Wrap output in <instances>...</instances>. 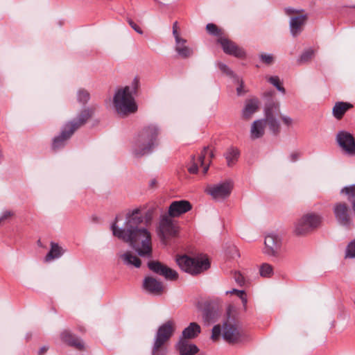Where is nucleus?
Returning a JSON list of instances; mask_svg holds the SVG:
<instances>
[{"instance_id": "f257e3e1", "label": "nucleus", "mask_w": 355, "mask_h": 355, "mask_svg": "<svg viewBox=\"0 0 355 355\" xmlns=\"http://www.w3.org/2000/svg\"><path fill=\"white\" fill-rule=\"evenodd\" d=\"M139 208L130 211L126 214L123 228H118L116 222L111 226L112 234L117 238L128 243L139 256H152V241L150 232L144 227H139L143 222Z\"/></svg>"}, {"instance_id": "f03ea898", "label": "nucleus", "mask_w": 355, "mask_h": 355, "mask_svg": "<svg viewBox=\"0 0 355 355\" xmlns=\"http://www.w3.org/2000/svg\"><path fill=\"white\" fill-rule=\"evenodd\" d=\"M139 87V80L135 78L131 85L119 88L115 92L113 98V105L116 113L125 117L133 114L137 110V105L134 96Z\"/></svg>"}, {"instance_id": "7ed1b4c3", "label": "nucleus", "mask_w": 355, "mask_h": 355, "mask_svg": "<svg viewBox=\"0 0 355 355\" xmlns=\"http://www.w3.org/2000/svg\"><path fill=\"white\" fill-rule=\"evenodd\" d=\"M93 113L94 110L92 109H85L76 119L67 123L63 126L60 135L53 139V148L56 150L62 147L66 141L72 136L74 132L86 123L88 119L92 117Z\"/></svg>"}, {"instance_id": "20e7f679", "label": "nucleus", "mask_w": 355, "mask_h": 355, "mask_svg": "<svg viewBox=\"0 0 355 355\" xmlns=\"http://www.w3.org/2000/svg\"><path fill=\"white\" fill-rule=\"evenodd\" d=\"M159 128L155 125L145 127L139 133L133 148V154L140 157L149 153L152 148L157 144Z\"/></svg>"}, {"instance_id": "39448f33", "label": "nucleus", "mask_w": 355, "mask_h": 355, "mask_svg": "<svg viewBox=\"0 0 355 355\" xmlns=\"http://www.w3.org/2000/svg\"><path fill=\"white\" fill-rule=\"evenodd\" d=\"M175 331V324L167 321L157 329L151 349V355H166V345Z\"/></svg>"}, {"instance_id": "423d86ee", "label": "nucleus", "mask_w": 355, "mask_h": 355, "mask_svg": "<svg viewBox=\"0 0 355 355\" xmlns=\"http://www.w3.org/2000/svg\"><path fill=\"white\" fill-rule=\"evenodd\" d=\"M176 262L179 267L184 272L192 275H198L210 267V263L205 255L196 257H190L187 255L177 257Z\"/></svg>"}, {"instance_id": "0eeeda50", "label": "nucleus", "mask_w": 355, "mask_h": 355, "mask_svg": "<svg viewBox=\"0 0 355 355\" xmlns=\"http://www.w3.org/2000/svg\"><path fill=\"white\" fill-rule=\"evenodd\" d=\"M322 220L321 216L318 214H305L295 222L293 233L296 236H305L318 228L321 225Z\"/></svg>"}, {"instance_id": "6e6552de", "label": "nucleus", "mask_w": 355, "mask_h": 355, "mask_svg": "<svg viewBox=\"0 0 355 355\" xmlns=\"http://www.w3.org/2000/svg\"><path fill=\"white\" fill-rule=\"evenodd\" d=\"M286 15L291 16L290 29L293 37L299 35L303 28L307 20V15L304 14L302 10H295L291 8H285Z\"/></svg>"}, {"instance_id": "1a4fd4ad", "label": "nucleus", "mask_w": 355, "mask_h": 355, "mask_svg": "<svg viewBox=\"0 0 355 355\" xmlns=\"http://www.w3.org/2000/svg\"><path fill=\"white\" fill-rule=\"evenodd\" d=\"M233 189L232 180H225L223 182L208 185L205 191L215 200H223L230 196Z\"/></svg>"}, {"instance_id": "9d476101", "label": "nucleus", "mask_w": 355, "mask_h": 355, "mask_svg": "<svg viewBox=\"0 0 355 355\" xmlns=\"http://www.w3.org/2000/svg\"><path fill=\"white\" fill-rule=\"evenodd\" d=\"M178 227L173 223L171 217L164 215L161 218L158 229V236L162 241L166 243L167 240L176 236Z\"/></svg>"}, {"instance_id": "9b49d317", "label": "nucleus", "mask_w": 355, "mask_h": 355, "mask_svg": "<svg viewBox=\"0 0 355 355\" xmlns=\"http://www.w3.org/2000/svg\"><path fill=\"white\" fill-rule=\"evenodd\" d=\"M265 253L269 256L277 257L280 255L282 239L276 234H268L265 237Z\"/></svg>"}, {"instance_id": "f8f14e48", "label": "nucleus", "mask_w": 355, "mask_h": 355, "mask_svg": "<svg viewBox=\"0 0 355 355\" xmlns=\"http://www.w3.org/2000/svg\"><path fill=\"white\" fill-rule=\"evenodd\" d=\"M223 337L229 343H238L241 340L242 334L238 325L227 321L223 327Z\"/></svg>"}, {"instance_id": "ddd939ff", "label": "nucleus", "mask_w": 355, "mask_h": 355, "mask_svg": "<svg viewBox=\"0 0 355 355\" xmlns=\"http://www.w3.org/2000/svg\"><path fill=\"white\" fill-rule=\"evenodd\" d=\"M208 148L205 147L201 154L198 157H192L191 161L188 163L187 167L188 171L191 174H196L198 171V167L200 165L203 169V173L206 174L209 170L211 159L209 160L208 163L205 162V159L207 156Z\"/></svg>"}, {"instance_id": "4468645a", "label": "nucleus", "mask_w": 355, "mask_h": 355, "mask_svg": "<svg viewBox=\"0 0 355 355\" xmlns=\"http://www.w3.org/2000/svg\"><path fill=\"white\" fill-rule=\"evenodd\" d=\"M336 141L342 149L349 155H355V139L352 135L341 131L336 135Z\"/></svg>"}, {"instance_id": "2eb2a0df", "label": "nucleus", "mask_w": 355, "mask_h": 355, "mask_svg": "<svg viewBox=\"0 0 355 355\" xmlns=\"http://www.w3.org/2000/svg\"><path fill=\"white\" fill-rule=\"evenodd\" d=\"M148 266L153 272L164 277L168 280H176L178 277V272L166 265L157 261H149Z\"/></svg>"}, {"instance_id": "dca6fc26", "label": "nucleus", "mask_w": 355, "mask_h": 355, "mask_svg": "<svg viewBox=\"0 0 355 355\" xmlns=\"http://www.w3.org/2000/svg\"><path fill=\"white\" fill-rule=\"evenodd\" d=\"M334 214L336 220L343 226H349L352 220L349 215V209L345 202H338L334 206Z\"/></svg>"}, {"instance_id": "f3484780", "label": "nucleus", "mask_w": 355, "mask_h": 355, "mask_svg": "<svg viewBox=\"0 0 355 355\" xmlns=\"http://www.w3.org/2000/svg\"><path fill=\"white\" fill-rule=\"evenodd\" d=\"M191 204L184 200L173 201L168 207V216L175 218L190 211Z\"/></svg>"}, {"instance_id": "a211bd4d", "label": "nucleus", "mask_w": 355, "mask_h": 355, "mask_svg": "<svg viewBox=\"0 0 355 355\" xmlns=\"http://www.w3.org/2000/svg\"><path fill=\"white\" fill-rule=\"evenodd\" d=\"M218 42L220 44L223 51L229 55H234L236 58H243L245 53L243 49L238 46L235 43L225 37H220Z\"/></svg>"}, {"instance_id": "6ab92c4d", "label": "nucleus", "mask_w": 355, "mask_h": 355, "mask_svg": "<svg viewBox=\"0 0 355 355\" xmlns=\"http://www.w3.org/2000/svg\"><path fill=\"white\" fill-rule=\"evenodd\" d=\"M143 286L147 292L155 295H162L164 288L161 282L152 277L144 279Z\"/></svg>"}, {"instance_id": "aec40b11", "label": "nucleus", "mask_w": 355, "mask_h": 355, "mask_svg": "<svg viewBox=\"0 0 355 355\" xmlns=\"http://www.w3.org/2000/svg\"><path fill=\"white\" fill-rule=\"evenodd\" d=\"M61 340L67 345L74 347L79 351L85 349V343L81 339L75 336L69 331L64 330L60 334Z\"/></svg>"}, {"instance_id": "412c9836", "label": "nucleus", "mask_w": 355, "mask_h": 355, "mask_svg": "<svg viewBox=\"0 0 355 355\" xmlns=\"http://www.w3.org/2000/svg\"><path fill=\"white\" fill-rule=\"evenodd\" d=\"M187 43V41L184 38H178L175 41V50L178 56L183 59L189 58L193 54V49Z\"/></svg>"}, {"instance_id": "4be33fe9", "label": "nucleus", "mask_w": 355, "mask_h": 355, "mask_svg": "<svg viewBox=\"0 0 355 355\" xmlns=\"http://www.w3.org/2000/svg\"><path fill=\"white\" fill-rule=\"evenodd\" d=\"M177 349L179 351L180 355H194L199 351L196 345L189 343L184 339H180L178 342Z\"/></svg>"}, {"instance_id": "5701e85b", "label": "nucleus", "mask_w": 355, "mask_h": 355, "mask_svg": "<svg viewBox=\"0 0 355 355\" xmlns=\"http://www.w3.org/2000/svg\"><path fill=\"white\" fill-rule=\"evenodd\" d=\"M353 105L348 102L338 101L332 109V114L336 119H341L345 114L353 107Z\"/></svg>"}, {"instance_id": "b1692460", "label": "nucleus", "mask_w": 355, "mask_h": 355, "mask_svg": "<svg viewBox=\"0 0 355 355\" xmlns=\"http://www.w3.org/2000/svg\"><path fill=\"white\" fill-rule=\"evenodd\" d=\"M266 122L263 119L256 120L253 122L250 128V138L252 139H259L264 135Z\"/></svg>"}, {"instance_id": "393cba45", "label": "nucleus", "mask_w": 355, "mask_h": 355, "mask_svg": "<svg viewBox=\"0 0 355 355\" xmlns=\"http://www.w3.org/2000/svg\"><path fill=\"white\" fill-rule=\"evenodd\" d=\"M123 263L130 267L139 268L141 266V260L132 252L127 251L119 255Z\"/></svg>"}, {"instance_id": "a878e982", "label": "nucleus", "mask_w": 355, "mask_h": 355, "mask_svg": "<svg viewBox=\"0 0 355 355\" xmlns=\"http://www.w3.org/2000/svg\"><path fill=\"white\" fill-rule=\"evenodd\" d=\"M200 327L196 322H191L182 331V339H192L200 333Z\"/></svg>"}, {"instance_id": "bb28decb", "label": "nucleus", "mask_w": 355, "mask_h": 355, "mask_svg": "<svg viewBox=\"0 0 355 355\" xmlns=\"http://www.w3.org/2000/svg\"><path fill=\"white\" fill-rule=\"evenodd\" d=\"M259 107V101L257 99H250L246 102L243 110V117L249 119L256 112Z\"/></svg>"}, {"instance_id": "cd10ccee", "label": "nucleus", "mask_w": 355, "mask_h": 355, "mask_svg": "<svg viewBox=\"0 0 355 355\" xmlns=\"http://www.w3.org/2000/svg\"><path fill=\"white\" fill-rule=\"evenodd\" d=\"M64 252V250L58 243L51 242V249L44 259L45 261L49 262L53 259L60 257Z\"/></svg>"}, {"instance_id": "c85d7f7f", "label": "nucleus", "mask_w": 355, "mask_h": 355, "mask_svg": "<svg viewBox=\"0 0 355 355\" xmlns=\"http://www.w3.org/2000/svg\"><path fill=\"white\" fill-rule=\"evenodd\" d=\"M239 155L240 153L237 148L234 147L230 148L225 155L227 166H233L238 161Z\"/></svg>"}, {"instance_id": "c756f323", "label": "nucleus", "mask_w": 355, "mask_h": 355, "mask_svg": "<svg viewBox=\"0 0 355 355\" xmlns=\"http://www.w3.org/2000/svg\"><path fill=\"white\" fill-rule=\"evenodd\" d=\"M265 117H268V115L276 117L280 113V105L277 102H269L265 106L264 109Z\"/></svg>"}, {"instance_id": "7c9ffc66", "label": "nucleus", "mask_w": 355, "mask_h": 355, "mask_svg": "<svg viewBox=\"0 0 355 355\" xmlns=\"http://www.w3.org/2000/svg\"><path fill=\"white\" fill-rule=\"evenodd\" d=\"M263 120L265 121L266 124H268L269 129L273 134L278 135L280 132V124L276 117L268 115V117H265V119Z\"/></svg>"}, {"instance_id": "2f4dec72", "label": "nucleus", "mask_w": 355, "mask_h": 355, "mask_svg": "<svg viewBox=\"0 0 355 355\" xmlns=\"http://www.w3.org/2000/svg\"><path fill=\"white\" fill-rule=\"evenodd\" d=\"M341 193L347 196L348 200L351 202L352 206L354 207V204L355 203V185L344 187L341 190Z\"/></svg>"}, {"instance_id": "473e14b6", "label": "nucleus", "mask_w": 355, "mask_h": 355, "mask_svg": "<svg viewBox=\"0 0 355 355\" xmlns=\"http://www.w3.org/2000/svg\"><path fill=\"white\" fill-rule=\"evenodd\" d=\"M314 55V51L313 49H308L303 52L297 60L300 64L309 62Z\"/></svg>"}, {"instance_id": "72a5a7b5", "label": "nucleus", "mask_w": 355, "mask_h": 355, "mask_svg": "<svg viewBox=\"0 0 355 355\" xmlns=\"http://www.w3.org/2000/svg\"><path fill=\"white\" fill-rule=\"evenodd\" d=\"M259 272L261 277H270L273 274L272 266L268 263H263L260 266Z\"/></svg>"}, {"instance_id": "f704fd0d", "label": "nucleus", "mask_w": 355, "mask_h": 355, "mask_svg": "<svg viewBox=\"0 0 355 355\" xmlns=\"http://www.w3.org/2000/svg\"><path fill=\"white\" fill-rule=\"evenodd\" d=\"M345 257L346 259H355V239L347 245Z\"/></svg>"}, {"instance_id": "c9c22d12", "label": "nucleus", "mask_w": 355, "mask_h": 355, "mask_svg": "<svg viewBox=\"0 0 355 355\" xmlns=\"http://www.w3.org/2000/svg\"><path fill=\"white\" fill-rule=\"evenodd\" d=\"M89 94L87 91L85 89H80L77 94V99L79 103L82 104H85L89 99Z\"/></svg>"}, {"instance_id": "e433bc0d", "label": "nucleus", "mask_w": 355, "mask_h": 355, "mask_svg": "<svg viewBox=\"0 0 355 355\" xmlns=\"http://www.w3.org/2000/svg\"><path fill=\"white\" fill-rule=\"evenodd\" d=\"M268 81L273 85L279 92L285 93V89L282 86L279 78L277 76H271Z\"/></svg>"}, {"instance_id": "4c0bfd02", "label": "nucleus", "mask_w": 355, "mask_h": 355, "mask_svg": "<svg viewBox=\"0 0 355 355\" xmlns=\"http://www.w3.org/2000/svg\"><path fill=\"white\" fill-rule=\"evenodd\" d=\"M207 32L213 35L218 36L220 35V30L214 24H208L206 26Z\"/></svg>"}, {"instance_id": "58836bf2", "label": "nucleus", "mask_w": 355, "mask_h": 355, "mask_svg": "<svg viewBox=\"0 0 355 355\" xmlns=\"http://www.w3.org/2000/svg\"><path fill=\"white\" fill-rule=\"evenodd\" d=\"M281 119L283 124L288 128H292L294 125V120L287 115H282Z\"/></svg>"}, {"instance_id": "ea45409f", "label": "nucleus", "mask_w": 355, "mask_h": 355, "mask_svg": "<svg viewBox=\"0 0 355 355\" xmlns=\"http://www.w3.org/2000/svg\"><path fill=\"white\" fill-rule=\"evenodd\" d=\"M221 334V328L220 325H215L212 329L211 332V339L214 341H216L218 340Z\"/></svg>"}, {"instance_id": "a19ab883", "label": "nucleus", "mask_w": 355, "mask_h": 355, "mask_svg": "<svg viewBox=\"0 0 355 355\" xmlns=\"http://www.w3.org/2000/svg\"><path fill=\"white\" fill-rule=\"evenodd\" d=\"M218 66L219 69L223 71V73H226L228 76H232L233 72L230 69V68L224 63L219 62L218 64Z\"/></svg>"}, {"instance_id": "79ce46f5", "label": "nucleus", "mask_w": 355, "mask_h": 355, "mask_svg": "<svg viewBox=\"0 0 355 355\" xmlns=\"http://www.w3.org/2000/svg\"><path fill=\"white\" fill-rule=\"evenodd\" d=\"M14 216V212L10 210H6L2 212L0 216V222L7 220Z\"/></svg>"}, {"instance_id": "37998d69", "label": "nucleus", "mask_w": 355, "mask_h": 355, "mask_svg": "<svg viewBox=\"0 0 355 355\" xmlns=\"http://www.w3.org/2000/svg\"><path fill=\"white\" fill-rule=\"evenodd\" d=\"M260 58L267 64H270L273 62V57L270 54H261Z\"/></svg>"}, {"instance_id": "c03bdc74", "label": "nucleus", "mask_w": 355, "mask_h": 355, "mask_svg": "<svg viewBox=\"0 0 355 355\" xmlns=\"http://www.w3.org/2000/svg\"><path fill=\"white\" fill-rule=\"evenodd\" d=\"M128 23L132 27V28H133L137 33H138L140 35L143 34V31L141 30V28L131 19H128Z\"/></svg>"}, {"instance_id": "a18cd8bd", "label": "nucleus", "mask_w": 355, "mask_h": 355, "mask_svg": "<svg viewBox=\"0 0 355 355\" xmlns=\"http://www.w3.org/2000/svg\"><path fill=\"white\" fill-rule=\"evenodd\" d=\"M234 279L235 280V282L240 286L243 285L244 284V277H243V275L239 272H235L234 274Z\"/></svg>"}, {"instance_id": "49530a36", "label": "nucleus", "mask_w": 355, "mask_h": 355, "mask_svg": "<svg viewBox=\"0 0 355 355\" xmlns=\"http://www.w3.org/2000/svg\"><path fill=\"white\" fill-rule=\"evenodd\" d=\"M238 297L241 298L244 309L246 310L248 299L245 291H238Z\"/></svg>"}, {"instance_id": "de8ad7c7", "label": "nucleus", "mask_w": 355, "mask_h": 355, "mask_svg": "<svg viewBox=\"0 0 355 355\" xmlns=\"http://www.w3.org/2000/svg\"><path fill=\"white\" fill-rule=\"evenodd\" d=\"M173 35L175 37V41L177 39L182 38L178 32V22L175 21L173 25Z\"/></svg>"}, {"instance_id": "09e8293b", "label": "nucleus", "mask_w": 355, "mask_h": 355, "mask_svg": "<svg viewBox=\"0 0 355 355\" xmlns=\"http://www.w3.org/2000/svg\"><path fill=\"white\" fill-rule=\"evenodd\" d=\"M300 154L297 152H293L290 155V159L291 162H295L300 157Z\"/></svg>"}, {"instance_id": "8fccbe9b", "label": "nucleus", "mask_w": 355, "mask_h": 355, "mask_svg": "<svg viewBox=\"0 0 355 355\" xmlns=\"http://www.w3.org/2000/svg\"><path fill=\"white\" fill-rule=\"evenodd\" d=\"M47 350H48L47 347L44 346V347H41L40 350V355H42L44 353H46L47 352Z\"/></svg>"}, {"instance_id": "3c124183", "label": "nucleus", "mask_w": 355, "mask_h": 355, "mask_svg": "<svg viewBox=\"0 0 355 355\" xmlns=\"http://www.w3.org/2000/svg\"><path fill=\"white\" fill-rule=\"evenodd\" d=\"M238 291H241V290H237V289H232V291H227V293H234V294H236L237 296H238Z\"/></svg>"}, {"instance_id": "603ef678", "label": "nucleus", "mask_w": 355, "mask_h": 355, "mask_svg": "<svg viewBox=\"0 0 355 355\" xmlns=\"http://www.w3.org/2000/svg\"><path fill=\"white\" fill-rule=\"evenodd\" d=\"M241 89H242V85H241L240 87H237V93L239 95L241 94Z\"/></svg>"}, {"instance_id": "864d4df0", "label": "nucleus", "mask_w": 355, "mask_h": 355, "mask_svg": "<svg viewBox=\"0 0 355 355\" xmlns=\"http://www.w3.org/2000/svg\"><path fill=\"white\" fill-rule=\"evenodd\" d=\"M155 184H156V180H151V182H150V187H153L154 185H155Z\"/></svg>"}, {"instance_id": "5fc2aeb1", "label": "nucleus", "mask_w": 355, "mask_h": 355, "mask_svg": "<svg viewBox=\"0 0 355 355\" xmlns=\"http://www.w3.org/2000/svg\"><path fill=\"white\" fill-rule=\"evenodd\" d=\"M208 153H209L210 158H212V157H214V153H213V152H212V151L209 152V150H208V151H207V155Z\"/></svg>"}]
</instances>
